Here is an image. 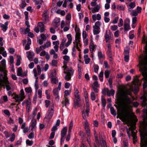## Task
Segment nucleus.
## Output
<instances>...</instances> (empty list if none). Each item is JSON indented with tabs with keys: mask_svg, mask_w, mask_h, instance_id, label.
Returning <instances> with one entry per match:
<instances>
[{
	"mask_svg": "<svg viewBox=\"0 0 147 147\" xmlns=\"http://www.w3.org/2000/svg\"><path fill=\"white\" fill-rule=\"evenodd\" d=\"M118 28V27L116 25H113L111 26V29L113 31L116 30Z\"/></svg>",
	"mask_w": 147,
	"mask_h": 147,
	"instance_id": "nucleus-60",
	"label": "nucleus"
},
{
	"mask_svg": "<svg viewBox=\"0 0 147 147\" xmlns=\"http://www.w3.org/2000/svg\"><path fill=\"white\" fill-rule=\"evenodd\" d=\"M1 63L3 67H2L4 69V70L6 71V73H7V71L5 70V59H3L1 61Z\"/></svg>",
	"mask_w": 147,
	"mask_h": 147,
	"instance_id": "nucleus-49",
	"label": "nucleus"
},
{
	"mask_svg": "<svg viewBox=\"0 0 147 147\" xmlns=\"http://www.w3.org/2000/svg\"><path fill=\"white\" fill-rule=\"evenodd\" d=\"M136 123H134L131 124V127L129 128V129L131 131V136L133 138V140L134 142V141H137V136L136 132L135 131L136 129Z\"/></svg>",
	"mask_w": 147,
	"mask_h": 147,
	"instance_id": "nucleus-6",
	"label": "nucleus"
},
{
	"mask_svg": "<svg viewBox=\"0 0 147 147\" xmlns=\"http://www.w3.org/2000/svg\"><path fill=\"white\" fill-rule=\"evenodd\" d=\"M8 22L7 21L4 24H0V27L2 28V30L4 31L5 32L8 28Z\"/></svg>",
	"mask_w": 147,
	"mask_h": 147,
	"instance_id": "nucleus-17",
	"label": "nucleus"
},
{
	"mask_svg": "<svg viewBox=\"0 0 147 147\" xmlns=\"http://www.w3.org/2000/svg\"><path fill=\"white\" fill-rule=\"evenodd\" d=\"M100 8V7L99 6L97 5L94 7L93 9L92 10V12L93 13L97 12L99 11Z\"/></svg>",
	"mask_w": 147,
	"mask_h": 147,
	"instance_id": "nucleus-31",
	"label": "nucleus"
},
{
	"mask_svg": "<svg viewBox=\"0 0 147 147\" xmlns=\"http://www.w3.org/2000/svg\"><path fill=\"white\" fill-rule=\"evenodd\" d=\"M102 104V106L105 107L106 105V102L105 99L102 98L101 100Z\"/></svg>",
	"mask_w": 147,
	"mask_h": 147,
	"instance_id": "nucleus-54",
	"label": "nucleus"
},
{
	"mask_svg": "<svg viewBox=\"0 0 147 147\" xmlns=\"http://www.w3.org/2000/svg\"><path fill=\"white\" fill-rule=\"evenodd\" d=\"M26 142L27 144H28L30 146L32 145L33 143V141H30L29 140H26Z\"/></svg>",
	"mask_w": 147,
	"mask_h": 147,
	"instance_id": "nucleus-63",
	"label": "nucleus"
},
{
	"mask_svg": "<svg viewBox=\"0 0 147 147\" xmlns=\"http://www.w3.org/2000/svg\"><path fill=\"white\" fill-rule=\"evenodd\" d=\"M110 87L111 88H112V78H110L108 80Z\"/></svg>",
	"mask_w": 147,
	"mask_h": 147,
	"instance_id": "nucleus-57",
	"label": "nucleus"
},
{
	"mask_svg": "<svg viewBox=\"0 0 147 147\" xmlns=\"http://www.w3.org/2000/svg\"><path fill=\"white\" fill-rule=\"evenodd\" d=\"M59 90L57 88H55L53 90V94L55 96L59 94Z\"/></svg>",
	"mask_w": 147,
	"mask_h": 147,
	"instance_id": "nucleus-39",
	"label": "nucleus"
},
{
	"mask_svg": "<svg viewBox=\"0 0 147 147\" xmlns=\"http://www.w3.org/2000/svg\"><path fill=\"white\" fill-rule=\"evenodd\" d=\"M130 20L127 18L124 20V32H127L130 29Z\"/></svg>",
	"mask_w": 147,
	"mask_h": 147,
	"instance_id": "nucleus-8",
	"label": "nucleus"
},
{
	"mask_svg": "<svg viewBox=\"0 0 147 147\" xmlns=\"http://www.w3.org/2000/svg\"><path fill=\"white\" fill-rule=\"evenodd\" d=\"M96 46L94 45V43L92 42H91L90 43V51L91 53H92L94 50L96 48Z\"/></svg>",
	"mask_w": 147,
	"mask_h": 147,
	"instance_id": "nucleus-23",
	"label": "nucleus"
},
{
	"mask_svg": "<svg viewBox=\"0 0 147 147\" xmlns=\"http://www.w3.org/2000/svg\"><path fill=\"white\" fill-rule=\"evenodd\" d=\"M22 98L20 97L19 95H16L14 96V99L16 100V101H22L21 99Z\"/></svg>",
	"mask_w": 147,
	"mask_h": 147,
	"instance_id": "nucleus-38",
	"label": "nucleus"
},
{
	"mask_svg": "<svg viewBox=\"0 0 147 147\" xmlns=\"http://www.w3.org/2000/svg\"><path fill=\"white\" fill-rule=\"evenodd\" d=\"M36 4L37 5L36 7L37 9H39L41 7V5L42 4V3L43 2V1L42 0H40V1H37L36 0L35 1Z\"/></svg>",
	"mask_w": 147,
	"mask_h": 147,
	"instance_id": "nucleus-24",
	"label": "nucleus"
},
{
	"mask_svg": "<svg viewBox=\"0 0 147 147\" xmlns=\"http://www.w3.org/2000/svg\"><path fill=\"white\" fill-rule=\"evenodd\" d=\"M29 28L27 27L24 30V34H26L27 33H28L30 31V29Z\"/></svg>",
	"mask_w": 147,
	"mask_h": 147,
	"instance_id": "nucleus-64",
	"label": "nucleus"
},
{
	"mask_svg": "<svg viewBox=\"0 0 147 147\" xmlns=\"http://www.w3.org/2000/svg\"><path fill=\"white\" fill-rule=\"evenodd\" d=\"M94 71L96 73H97L99 69V66L98 65H94Z\"/></svg>",
	"mask_w": 147,
	"mask_h": 147,
	"instance_id": "nucleus-42",
	"label": "nucleus"
},
{
	"mask_svg": "<svg viewBox=\"0 0 147 147\" xmlns=\"http://www.w3.org/2000/svg\"><path fill=\"white\" fill-rule=\"evenodd\" d=\"M15 135L14 133H13L11 136L10 140L11 142L13 141L15 139Z\"/></svg>",
	"mask_w": 147,
	"mask_h": 147,
	"instance_id": "nucleus-61",
	"label": "nucleus"
},
{
	"mask_svg": "<svg viewBox=\"0 0 147 147\" xmlns=\"http://www.w3.org/2000/svg\"><path fill=\"white\" fill-rule=\"evenodd\" d=\"M38 77H36L35 84V88L36 91L38 88V81L37 80V79H38Z\"/></svg>",
	"mask_w": 147,
	"mask_h": 147,
	"instance_id": "nucleus-44",
	"label": "nucleus"
},
{
	"mask_svg": "<svg viewBox=\"0 0 147 147\" xmlns=\"http://www.w3.org/2000/svg\"><path fill=\"white\" fill-rule=\"evenodd\" d=\"M117 99L119 101L122 102L125 105H129L132 102L129 97L126 95H123L118 94Z\"/></svg>",
	"mask_w": 147,
	"mask_h": 147,
	"instance_id": "nucleus-3",
	"label": "nucleus"
},
{
	"mask_svg": "<svg viewBox=\"0 0 147 147\" xmlns=\"http://www.w3.org/2000/svg\"><path fill=\"white\" fill-rule=\"evenodd\" d=\"M99 135V140L101 147H107L106 142L103 140L100 132Z\"/></svg>",
	"mask_w": 147,
	"mask_h": 147,
	"instance_id": "nucleus-12",
	"label": "nucleus"
},
{
	"mask_svg": "<svg viewBox=\"0 0 147 147\" xmlns=\"http://www.w3.org/2000/svg\"><path fill=\"white\" fill-rule=\"evenodd\" d=\"M38 26L41 32H43L45 30L44 25L42 22H38Z\"/></svg>",
	"mask_w": 147,
	"mask_h": 147,
	"instance_id": "nucleus-16",
	"label": "nucleus"
},
{
	"mask_svg": "<svg viewBox=\"0 0 147 147\" xmlns=\"http://www.w3.org/2000/svg\"><path fill=\"white\" fill-rule=\"evenodd\" d=\"M44 45L45 48H48L51 46V43L50 41H48L46 44H44Z\"/></svg>",
	"mask_w": 147,
	"mask_h": 147,
	"instance_id": "nucleus-59",
	"label": "nucleus"
},
{
	"mask_svg": "<svg viewBox=\"0 0 147 147\" xmlns=\"http://www.w3.org/2000/svg\"><path fill=\"white\" fill-rule=\"evenodd\" d=\"M123 22L122 19L120 18L119 20V23L118 24V26L119 27L123 25Z\"/></svg>",
	"mask_w": 147,
	"mask_h": 147,
	"instance_id": "nucleus-56",
	"label": "nucleus"
},
{
	"mask_svg": "<svg viewBox=\"0 0 147 147\" xmlns=\"http://www.w3.org/2000/svg\"><path fill=\"white\" fill-rule=\"evenodd\" d=\"M75 97L74 101V107L76 108V107H79L80 103V98L79 96Z\"/></svg>",
	"mask_w": 147,
	"mask_h": 147,
	"instance_id": "nucleus-15",
	"label": "nucleus"
},
{
	"mask_svg": "<svg viewBox=\"0 0 147 147\" xmlns=\"http://www.w3.org/2000/svg\"><path fill=\"white\" fill-rule=\"evenodd\" d=\"M105 38L106 42H108L110 39V37L109 35L108 34V32L107 30L106 31Z\"/></svg>",
	"mask_w": 147,
	"mask_h": 147,
	"instance_id": "nucleus-28",
	"label": "nucleus"
},
{
	"mask_svg": "<svg viewBox=\"0 0 147 147\" xmlns=\"http://www.w3.org/2000/svg\"><path fill=\"white\" fill-rule=\"evenodd\" d=\"M110 72L109 70H106L105 71V75L106 78H109Z\"/></svg>",
	"mask_w": 147,
	"mask_h": 147,
	"instance_id": "nucleus-47",
	"label": "nucleus"
},
{
	"mask_svg": "<svg viewBox=\"0 0 147 147\" xmlns=\"http://www.w3.org/2000/svg\"><path fill=\"white\" fill-rule=\"evenodd\" d=\"M139 80L137 78H134L132 82L133 84L135 85H138L139 82Z\"/></svg>",
	"mask_w": 147,
	"mask_h": 147,
	"instance_id": "nucleus-41",
	"label": "nucleus"
},
{
	"mask_svg": "<svg viewBox=\"0 0 147 147\" xmlns=\"http://www.w3.org/2000/svg\"><path fill=\"white\" fill-rule=\"evenodd\" d=\"M67 37L68 39V41L65 43V46L68 47L71 43L72 40V37L70 34L67 35Z\"/></svg>",
	"mask_w": 147,
	"mask_h": 147,
	"instance_id": "nucleus-14",
	"label": "nucleus"
},
{
	"mask_svg": "<svg viewBox=\"0 0 147 147\" xmlns=\"http://www.w3.org/2000/svg\"><path fill=\"white\" fill-rule=\"evenodd\" d=\"M7 74L6 72L4 75L3 78V80H1L0 82V86L3 87L6 86L7 91H9L11 89L9 85V82L8 80V78L7 76Z\"/></svg>",
	"mask_w": 147,
	"mask_h": 147,
	"instance_id": "nucleus-4",
	"label": "nucleus"
},
{
	"mask_svg": "<svg viewBox=\"0 0 147 147\" xmlns=\"http://www.w3.org/2000/svg\"><path fill=\"white\" fill-rule=\"evenodd\" d=\"M51 79V82L52 84H56L58 82V79L57 78H54Z\"/></svg>",
	"mask_w": 147,
	"mask_h": 147,
	"instance_id": "nucleus-34",
	"label": "nucleus"
},
{
	"mask_svg": "<svg viewBox=\"0 0 147 147\" xmlns=\"http://www.w3.org/2000/svg\"><path fill=\"white\" fill-rule=\"evenodd\" d=\"M110 111L111 114L114 116H115L116 115V111L114 109V108L111 107L110 108Z\"/></svg>",
	"mask_w": 147,
	"mask_h": 147,
	"instance_id": "nucleus-37",
	"label": "nucleus"
},
{
	"mask_svg": "<svg viewBox=\"0 0 147 147\" xmlns=\"http://www.w3.org/2000/svg\"><path fill=\"white\" fill-rule=\"evenodd\" d=\"M67 131V128L66 127H65L62 129L61 131V136L65 137Z\"/></svg>",
	"mask_w": 147,
	"mask_h": 147,
	"instance_id": "nucleus-21",
	"label": "nucleus"
},
{
	"mask_svg": "<svg viewBox=\"0 0 147 147\" xmlns=\"http://www.w3.org/2000/svg\"><path fill=\"white\" fill-rule=\"evenodd\" d=\"M60 22V19L57 18H56L54 20L53 23V25L55 27H57L59 25Z\"/></svg>",
	"mask_w": 147,
	"mask_h": 147,
	"instance_id": "nucleus-13",
	"label": "nucleus"
},
{
	"mask_svg": "<svg viewBox=\"0 0 147 147\" xmlns=\"http://www.w3.org/2000/svg\"><path fill=\"white\" fill-rule=\"evenodd\" d=\"M129 6L131 8H133L135 6V3L134 2L131 3L129 5Z\"/></svg>",
	"mask_w": 147,
	"mask_h": 147,
	"instance_id": "nucleus-62",
	"label": "nucleus"
},
{
	"mask_svg": "<svg viewBox=\"0 0 147 147\" xmlns=\"http://www.w3.org/2000/svg\"><path fill=\"white\" fill-rule=\"evenodd\" d=\"M93 33L94 34H97L100 33V31L99 30V29H96L94 27H93Z\"/></svg>",
	"mask_w": 147,
	"mask_h": 147,
	"instance_id": "nucleus-48",
	"label": "nucleus"
},
{
	"mask_svg": "<svg viewBox=\"0 0 147 147\" xmlns=\"http://www.w3.org/2000/svg\"><path fill=\"white\" fill-rule=\"evenodd\" d=\"M27 57L29 60L30 61H32L33 59V57L34 55V54L33 52L28 51L26 52Z\"/></svg>",
	"mask_w": 147,
	"mask_h": 147,
	"instance_id": "nucleus-11",
	"label": "nucleus"
},
{
	"mask_svg": "<svg viewBox=\"0 0 147 147\" xmlns=\"http://www.w3.org/2000/svg\"><path fill=\"white\" fill-rule=\"evenodd\" d=\"M3 45V42H0V53H2V52H3L4 50V48L2 47Z\"/></svg>",
	"mask_w": 147,
	"mask_h": 147,
	"instance_id": "nucleus-43",
	"label": "nucleus"
},
{
	"mask_svg": "<svg viewBox=\"0 0 147 147\" xmlns=\"http://www.w3.org/2000/svg\"><path fill=\"white\" fill-rule=\"evenodd\" d=\"M25 102L26 104V106H31V101L30 99H29L28 100H27Z\"/></svg>",
	"mask_w": 147,
	"mask_h": 147,
	"instance_id": "nucleus-58",
	"label": "nucleus"
},
{
	"mask_svg": "<svg viewBox=\"0 0 147 147\" xmlns=\"http://www.w3.org/2000/svg\"><path fill=\"white\" fill-rule=\"evenodd\" d=\"M56 72L55 70L53 71L50 75V77L51 78H56Z\"/></svg>",
	"mask_w": 147,
	"mask_h": 147,
	"instance_id": "nucleus-33",
	"label": "nucleus"
},
{
	"mask_svg": "<svg viewBox=\"0 0 147 147\" xmlns=\"http://www.w3.org/2000/svg\"><path fill=\"white\" fill-rule=\"evenodd\" d=\"M129 49L128 47H126L124 50V55H129Z\"/></svg>",
	"mask_w": 147,
	"mask_h": 147,
	"instance_id": "nucleus-40",
	"label": "nucleus"
},
{
	"mask_svg": "<svg viewBox=\"0 0 147 147\" xmlns=\"http://www.w3.org/2000/svg\"><path fill=\"white\" fill-rule=\"evenodd\" d=\"M102 92L104 94H105L106 93H107L108 96H110L111 95H113L115 94V92L113 90H109L108 88H105L102 91Z\"/></svg>",
	"mask_w": 147,
	"mask_h": 147,
	"instance_id": "nucleus-10",
	"label": "nucleus"
},
{
	"mask_svg": "<svg viewBox=\"0 0 147 147\" xmlns=\"http://www.w3.org/2000/svg\"><path fill=\"white\" fill-rule=\"evenodd\" d=\"M6 73V71L4 70V69L0 66V77L3 76Z\"/></svg>",
	"mask_w": 147,
	"mask_h": 147,
	"instance_id": "nucleus-25",
	"label": "nucleus"
},
{
	"mask_svg": "<svg viewBox=\"0 0 147 147\" xmlns=\"http://www.w3.org/2000/svg\"><path fill=\"white\" fill-rule=\"evenodd\" d=\"M119 119L122 121L125 122V124H127L128 126L131 123V121L129 119V115L128 113H126L121 115V116L119 117Z\"/></svg>",
	"mask_w": 147,
	"mask_h": 147,
	"instance_id": "nucleus-5",
	"label": "nucleus"
},
{
	"mask_svg": "<svg viewBox=\"0 0 147 147\" xmlns=\"http://www.w3.org/2000/svg\"><path fill=\"white\" fill-rule=\"evenodd\" d=\"M51 102L50 100H45V107L47 108L49 107V105L50 104Z\"/></svg>",
	"mask_w": 147,
	"mask_h": 147,
	"instance_id": "nucleus-55",
	"label": "nucleus"
},
{
	"mask_svg": "<svg viewBox=\"0 0 147 147\" xmlns=\"http://www.w3.org/2000/svg\"><path fill=\"white\" fill-rule=\"evenodd\" d=\"M36 121L34 119H33L31 121V124L30 126L31 127V130L33 131L34 128L36 127Z\"/></svg>",
	"mask_w": 147,
	"mask_h": 147,
	"instance_id": "nucleus-19",
	"label": "nucleus"
},
{
	"mask_svg": "<svg viewBox=\"0 0 147 147\" xmlns=\"http://www.w3.org/2000/svg\"><path fill=\"white\" fill-rule=\"evenodd\" d=\"M65 94L64 95V98L63 99V100L61 102L62 106L63 107L64 106H66L67 105L69 104V100L66 97L67 95L70 94L68 90H65L64 92Z\"/></svg>",
	"mask_w": 147,
	"mask_h": 147,
	"instance_id": "nucleus-7",
	"label": "nucleus"
},
{
	"mask_svg": "<svg viewBox=\"0 0 147 147\" xmlns=\"http://www.w3.org/2000/svg\"><path fill=\"white\" fill-rule=\"evenodd\" d=\"M134 89L131 87H130L129 88L126 89L123 92H120L118 94L121 95H129L131 96V92L134 91Z\"/></svg>",
	"mask_w": 147,
	"mask_h": 147,
	"instance_id": "nucleus-9",
	"label": "nucleus"
},
{
	"mask_svg": "<svg viewBox=\"0 0 147 147\" xmlns=\"http://www.w3.org/2000/svg\"><path fill=\"white\" fill-rule=\"evenodd\" d=\"M40 36L41 38V39L44 40H45L47 39V36L48 37V34H41Z\"/></svg>",
	"mask_w": 147,
	"mask_h": 147,
	"instance_id": "nucleus-35",
	"label": "nucleus"
},
{
	"mask_svg": "<svg viewBox=\"0 0 147 147\" xmlns=\"http://www.w3.org/2000/svg\"><path fill=\"white\" fill-rule=\"evenodd\" d=\"M91 98L92 100H94L96 98V96L94 92H92L90 94Z\"/></svg>",
	"mask_w": 147,
	"mask_h": 147,
	"instance_id": "nucleus-52",
	"label": "nucleus"
},
{
	"mask_svg": "<svg viewBox=\"0 0 147 147\" xmlns=\"http://www.w3.org/2000/svg\"><path fill=\"white\" fill-rule=\"evenodd\" d=\"M48 114L45 117V118L48 119H50L52 118L53 115V111L48 110Z\"/></svg>",
	"mask_w": 147,
	"mask_h": 147,
	"instance_id": "nucleus-20",
	"label": "nucleus"
},
{
	"mask_svg": "<svg viewBox=\"0 0 147 147\" xmlns=\"http://www.w3.org/2000/svg\"><path fill=\"white\" fill-rule=\"evenodd\" d=\"M100 22L99 21H97L95 23V25L93 26V27L95 28L96 29H100Z\"/></svg>",
	"mask_w": 147,
	"mask_h": 147,
	"instance_id": "nucleus-27",
	"label": "nucleus"
},
{
	"mask_svg": "<svg viewBox=\"0 0 147 147\" xmlns=\"http://www.w3.org/2000/svg\"><path fill=\"white\" fill-rule=\"evenodd\" d=\"M85 110V108H84V109L82 111V117L85 120H86V111H85L84 110Z\"/></svg>",
	"mask_w": 147,
	"mask_h": 147,
	"instance_id": "nucleus-45",
	"label": "nucleus"
},
{
	"mask_svg": "<svg viewBox=\"0 0 147 147\" xmlns=\"http://www.w3.org/2000/svg\"><path fill=\"white\" fill-rule=\"evenodd\" d=\"M80 33H76L75 36V42H80Z\"/></svg>",
	"mask_w": 147,
	"mask_h": 147,
	"instance_id": "nucleus-22",
	"label": "nucleus"
},
{
	"mask_svg": "<svg viewBox=\"0 0 147 147\" xmlns=\"http://www.w3.org/2000/svg\"><path fill=\"white\" fill-rule=\"evenodd\" d=\"M90 111V108H89V104L88 102L87 103H86V113L87 114V116L88 117L89 116V112Z\"/></svg>",
	"mask_w": 147,
	"mask_h": 147,
	"instance_id": "nucleus-32",
	"label": "nucleus"
},
{
	"mask_svg": "<svg viewBox=\"0 0 147 147\" xmlns=\"http://www.w3.org/2000/svg\"><path fill=\"white\" fill-rule=\"evenodd\" d=\"M62 68H64L63 73L66 74L65 76V79L67 81L71 80V76L73 75L74 72L72 68L65 65H64Z\"/></svg>",
	"mask_w": 147,
	"mask_h": 147,
	"instance_id": "nucleus-2",
	"label": "nucleus"
},
{
	"mask_svg": "<svg viewBox=\"0 0 147 147\" xmlns=\"http://www.w3.org/2000/svg\"><path fill=\"white\" fill-rule=\"evenodd\" d=\"M98 57L99 59L103 58L105 57V55L102 54L101 51H99L98 53Z\"/></svg>",
	"mask_w": 147,
	"mask_h": 147,
	"instance_id": "nucleus-36",
	"label": "nucleus"
},
{
	"mask_svg": "<svg viewBox=\"0 0 147 147\" xmlns=\"http://www.w3.org/2000/svg\"><path fill=\"white\" fill-rule=\"evenodd\" d=\"M144 112L146 113L145 116L144 120L142 125L141 126V129L140 130V132L141 145V146L146 147L147 146V110H145Z\"/></svg>",
	"mask_w": 147,
	"mask_h": 147,
	"instance_id": "nucleus-1",
	"label": "nucleus"
},
{
	"mask_svg": "<svg viewBox=\"0 0 147 147\" xmlns=\"http://www.w3.org/2000/svg\"><path fill=\"white\" fill-rule=\"evenodd\" d=\"M22 70L21 67H19L18 69L17 75L18 76H20L23 77L24 76L22 75Z\"/></svg>",
	"mask_w": 147,
	"mask_h": 147,
	"instance_id": "nucleus-26",
	"label": "nucleus"
},
{
	"mask_svg": "<svg viewBox=\"0 0 147 147\" xmlns=\"http://www.w3.org/2000/svg\"><path fill=\"white\" fill-rule=\"evenodd\" d=\"M17 57L18 59L16 61V65L19 66L20 64L21 63V57L20 56H17Z\"/></svg>",
	"mask_w": 147,
	"mask_h": 147,
	"instance_id": "nucleus-46",
	"label": "nucleus"
},
{
	"mask_svg": "<svg viewBox=\"0 0 147 147\" xmlns=\"http://www.w3.org/2000/svg\"><path fill=\"white\" fill-rule=\"evenodd\" d=\"M25 91L27 93H30L32 92V90L30 87L26 88L25 89Z\"/></svg>",
	"mask_w": 147,
	"mask_h": 147,
	"instance_id": "nucleus-51",
	"label": "nucleus"
},
{
	"mask_svg": "<svg viewBox=\"0 0 147 147\" xmlns=\"http://www.w3.org/2000/svg\"><path fill=\"white\" fill-rule=\"evenodd\" d=\"M51 65L53 66H56L57 64V61L55 60H53L51 62Z\"/></svg>",
	"mask_w": 147,
	"mask_h": 147,
	"instance_id": "nucleus-53",
	"label": "nucleus"
},
{
	"mask_svg": "<svg viewBox=\"0 0 147 147\" xmlns=\"http://www.w3.org/2000/svg\"><path fill=\"white\" fill-rule=\"evenodd\" d=\"M42 20L46 22L49 21V16L47 15L46 12L44 13L42 15Z\"/></svg>",
	"mask_w": 147,
	"mask_h": 147,
	"instance_id": "nucleus-18",
	"label": "nucleus"
},
{
	"mask_svg": "<svg viewBox=\"0 0 147 147\" xmlns=\"http://www.w3.org/2000/svg\"><path fill=\"white\" fill-rule=\"evenodd\" d=\"M19 96L22 98V99H21V100H23L25 98V96H24V93L23 89H22L20 90Z\"/></svg>",
	"mask_w": 147,
	"mask_h": 147,
	"instance_id": "nucleus-29",
	"label": "nucleus"
},
{
	"mask_svg": "<svg viewBox=\"0 0 147 147\" xmlns=\"http://www.w3.org/2000/svg\"><path fill=\"white\" fill-rule=\"evenodd\" d=\"M107 54L109 58H110L109 60H112V55L111 49L108 50L107 51Z\"/></svg>",
	"mask_w": 147,
	"mask_h": 147,
	"instance_id": "nucleus-30",
	"label": "nucleus"
},
{
	"mask_svg": "<svg viewBox=\"0 0 147 147\" xmlns=\"http://www.w3.org/2000/svg\"><path fill=\"white\" fill-rule=\"evenodd\" d=\"M73 123L72 121H71L69 125V128L68 130V132H71V130L73 126Z\"/></svg>",
	"mask_w": 147,
	"mask_h": 147,
	"instance_id": "nucleus-50",
	"label": "nucleus"
}]
</instances>
